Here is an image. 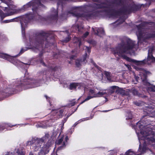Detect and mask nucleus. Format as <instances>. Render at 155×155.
Here are the masks:
<instances>
[{
  "instance_id": "obj_52",
  "label": "nucleus",
  "mask_w": 155,
  "mask_h": 155,
  "mask_svg": "<svg viewBox=\"0 0 155 155\" xmlns=\"http://www.w3.org/2000/svg\"><path fill=\"white\" fill-rule=\"evenodd\" d=\"M120 19L122 20V22H124L125 21V19L124 18V17L123 16H122L121 17Z\"/></svg>"
},
{
  "instance_id": "obj_27",
  "label": "nucleus",
  "mask_w": 155,
  "mask_h": 155,
  "mask_svg": "<svg viewBox=\"0 0 155 155\" xmlns=\"http://www.w3.org/2000/svg\"><path fill=\"white\" fill-rule=\"evenodd\" d=\"M75 100V99H73L72 100H69V103L68 104V106L69 107H72L75 105L76 103V101H74Z\"/></svg>"
},
{
  "instance_id": "obj_24",
  "label": "nucleus",
  "mask_w": 155,
  "mask_h": 155,
  "mask_svg": "<svg viewBox=\"0 0 155 155\" xmlns=\"http://www.w3.org/2000/svg\"><path fill=\"white\" fill-rule=\"evenodd\" d=\"M79 83H78L73 82L71 83L69 85V89L71 90L76 89Z\"/></svg>"
},
{
  "instance_id": "obj_44",
  "label": "nucleus",
  "mask_w": 155,
  "mask_h": 155,
  "mask_svg": "<svg viewBox=\"0 0 155 155\" xmlns=\"http://www.w3.org/2000/svg\"><path fill=\"white\" fill-rule=\"evenodd\" d=\"M89 43L92 44L94 45H95L96 44V42L95 41L93 40H91L89 41Z\"/></svg>"
},
{
  "instance_id": "obj_38",
  "label": "nucleus",
  "mask_w": 155,
  "mask_h": 155,
  "mask_svg": "<svg viewBox=\"0 0 155 155\" xmlns=\"http://www.w3.org/2000/svg\"><path fill=\"white\" fill-rule=\"evenodd\" d=\"M79 106V105H78L77 106V108H76V109H75V110L74 111H72V113L71 114H69L68 115H67V117H66L68 118L70 116H71L72 114H73V113H74V112H75L78 109V107Z\"/></svg>"
},
{
  "instance_id": "obj_40",
  "label": "nucleus",
  "mask_w": 155,
  "mask_h": 155,
  "mask_svg": "<svg viewBox=\"0 0 155 155\" xmlns=\"http://www.w3.org/2000/svg\"><path fill=\"white\" fill-rule=\"evenodd\" d=\"M91 62L94 65V67L96 68L98 70H100V69L101 68L100 67L98 66L94 61H93L92 60L91 61Z\"/></svg>"
},
{
  "instance_id": "obj_34",
  "label": "nucleus",
  "mask_w": 155,
  "mask_h": 155,
  "mask_svg": "<svg viewBox=\"0 0 155 155\" xmlns=\"http://www.w3.org/2000/svg\"><path fill=\"white\" fill-rule=\"evenodd\" d=\"M17 153L18 154V155H25V153H24L23 150H18Z\"/></svg>"
},
{
  "instance_id": "obj_17",
  "label": "nucleus",
  "mask_w": 155,
  "mask_h": 155,
  "mask_svg": "<svg viewBox=\"0 0 155 155\" xmlns=\"http://www.w3.org/2000/svg\"><path fill=\"white\" fill-rule=\"evenodd\" d=\"M0 58L7 60L9 61H12V62L15 64L14 63H13L14 60L12 59V57L7 54L0 53Z\"/></svg>"
},
{
  "instance_id": "obj_48",
  "label": "nucleus",
  "mask_w": 155,
  "mask_h": 155,
  "mask_svg": "<svg viewBox=\"0 0 155 155\" xmlns=\"http://www.w3.org/2000/svg\"><path fill=\"white\" fill-rule=\"evenodd\" d=\"M86 52L88 53H90L91 52V48L88 47H86Z\"/></svg>"
},
{
  "instance_id": "obj_62",
  "label": "nucleus",
  "mask_w": 155,
  "mask_h": 155,
  "mask_svg": "<svg viewBox=\"0 0 155 155\" xmlns=\"http://www.w3.org/2000/svg\"><path fill=\"white\" fill-rule=\"evenodd\" d=\"M135 104H136V105H137L138 106H139V103L137 102V103H135Z\"/></svg>"
},
{
  "instance_id": "obj_5",
  "label": "nucleus",
  "mask_w": 155,
  "mask_h": 155,
  "mask_svg": "<svg viewBox=\"0 0 155 155\" xmlns=\"http://www.w3.org/2000/svg\"><path fill=\"white\" fill-rule=\"evenodd\" d=\"M123 0H114V1H110L109 0H105L104 2H102L101 4H95L94 8L96 9H109L110 7L113 6V4H116L118 6H121L124 4Z\"/></svg>"
},
{
  "instance_id": "obj_55",
  "label": "nucleus",
  "mask_w": 155,
  "mask_h": 155,
  "mask_svg": "<svg viewBox=\"0 0 155 155\" xmlns=\"http://www.w3.org/2000/svg\"><path fill=\"white\" fill-rule=\"evenodd\" d=\"M78 42H79L78 45L80 47L82 44L81 40L79 41Z\"/></svg>"
},
{
  "instance_id": "obj_3",
  "label": "nucleus",
  "mask_w": 155,
  "mask_h": 155,
  "mask_svg": "<svg viewBox=\"0 0 155 155\" xmlns=\"http://www.w3.org/2000/svg\"><path fill=\"white\" fill-rule=\"evenodd\" d=\"M52 33V32L51 31H43L36 32L35 34L36 44L41 46H43L45 42L46 46L47 44H48L49 42L48 41V38Z\"/></svg>"
},
{
  "instance_id": "obj_50",
  "label": "nucleus",
  "mask_w": 155,
  "mask_h": 155,
  "mask_svg": "<svg viewBox=\"0 0 155 155\" xmlns=\"http://www.w3.org/2000/svg\"><path fill=\"white\" fill-rule=\"evenodd\" d=\"M76 57V56L75 55H71L69 57V58L71 60L74 59Z\"/></svg>"
},
{
  "instance_id": "obj_20",
  "label": "nucleus",
  "mask_w": 155,
  "mask_h": 155,
  "mask_svg": "<svg viewBox=\"0 0 155 155\" xmlns=\"http://www.w3.org/2000/svg\"><path fill=\"white\" fill-rule=\"evenodd\" d=\"M49 137L50 136L49 134L47 133L45 134V136L42 137V138H38V140L41 143L44 142H45L47 140H48L47 143L49 141L51 143L49 140Z\"/></svg>"
},
{
  "instance_id": "obj_14",
  "label": "nucleus",
  "mask_w": 155,
  "mask_h": 155,
  "mask_svg": "<svg viewBox=\"0 0 155 155\" xmlns=\"http://www.w3.org/2000/svg\"><path fill=\"white\" fill-rule=\"evenodd\" d=\"M51 145V143L49 141L44 144L37 155H45L47 154L49 152V147Z\"/></svg>"
},
{
  "instance_id": "obj_56",
  "label": "nucleus",
  "mask_w": 155,
  "mask_h": 155,
  "mask_svg": "<svg viewBox=\"0 0 155 155\" xmlns=\"http://www.w3.org/2000/svg\"><path fill=\"white\" fill-rule=\"evenodd\" d=\"M141 144H140L139 145V149H138V150L139 151H141Z\"/></svg>"
},
{
  "instance_id": "obj_29",
  "label": "nucleus",
  "mask_w": 155,
  "mask_h": 155,
  "mask_svg": "<svg viewBox=\"0 0 155 155\" xmlns=\"http://www.w3.org/2000/svg\"><path fill=\"white\" fill-rule=\"evenodd\" d=\"M106 94V92H98L97 93L95 94V97H100L102 96L103 95H105Z\"/></svg>"
},
{
  "instance_id": "obj_32",
  "label": "nucleus",
  "mask_w": 155,
  "mask_h": 155,
  "mask_svg": "<svg viewBox=\"0 0 155 155\" xmlns=\"http://www.w3.org/2000/svg\"><path fill=\"white\" fill-rule=\"evenodd\" d=\"M71 39V37L68 36L66 37L65 39L62 40V42L64 43H67Z\"/></svg>"
},
{
  "instance_id": "obj_13",
  "label": "nucleus",
  "mask_w": 155,
  "mask_h": 155,
  "mask_svg": "<svg viewBox=\"0 0 155 155\" xmlns=\"http://www.w3.org/2000/svg\"><path fill=\"white\" fill-rule=\"evenodd\" d=\"M64 111V110L62 109L52 110L51 113L53 117L52 119H54V120H57L62 118L63 117Z\"/></svg>"
},
{
  "instance_id": "obj_22",
  "label": "nucleus",
  "mask_w": 155,
  "mask_h": 155,
  "mask_svg": "<svg viewBox=\"0 0 155 155\" xmlns=\"http://www.w3.org/2000/svg\"><path fill=\"white\" fill-rule=\"evenodd\" d=\"M155 38V33L152 34L150 33H148L143 37V41H145L146 40L149 39L151 38Z\"/></svg>"
},
{
  "instance_id": "obj_60",
  "label": "nucleus",
  "mask_w": 155,
  "mask_h": 155,
  "mask_svg": "<svg viewBox=\"0 0 155 155\" xmlns=\"http://www.w3.org/2000/svg\"><path fill=\"white\" fill-rule=\"evenodd\" d=\"M5 155H9V153L8 152L5 154Z\"/></svg>"
},
{
  "instance_id": "obj_18",
  "label": "nucleus",
  "mask_w": 155,
  "mask_h": 155,
  "mask_svg": "<svg viewBox=\"0 0 155 155\" xmlns=\"http://www.w3.org/2000/svg\"><path fill=\"white\" fill-rule=\"evenodd\" d=\"M92 29L94 31L95 34L97 36L101 37V35H104L105 34L104 31L102 28H98L95 31L94 28H92Z\"/></svg>"
},
{
  "instance_id": "obj_23",
  "label": "nucleus",
  "mask_w": 155,
  "mask_h": 155,
  "mask_svg": "<svg viewBox=\"0 0 155 155\" xmlns=\"http://www.w3.org/2000/svg\"><path fill=\"white\" fill-rule=\"evenodd\" d=\"M35 61L36 62L37 64L40 63L42 64V65L44 66H46L45 63L43 61V58L42 57L39 58V57H38L35 59Z\"/></svg>"
},
{
  "instance_id": "obj_63",
  "label": "nucleus",
  "mask_w": 155,
  "mask_h": 155,
  "mask_svg": "<svg viewBox=\"0 0 155 155\" xmlns=\"http://www.w3.org/2000/svg\"><path fill=\"white\" fill-rule=\"evenodd\" d=\"M29 155H33V153L31 152H30Z\"/></svg>"
},
{
  "instance_id": "obj_57",
  "label": "nucleus",
  "mask_w": 155,
  "mask_h": 155,
  "mask_svg": "<svg viewBox=\"0 0 155 155\" xmlns=\"http://www.w3.org/2000/svg\"><path fill=\"white\" fill-rule=\"evenodd\" d=\"M153 60L151 62H155V58L153 57Z\"/></svg>"
},
{
  "instance_id": "obj_61",
  "label": "nucleus",
  "mask_w": 155,
  "mask_h": 155,
  "mask_svg": "<svg viewBox=\"0 0 155 155\" xmlns=\"http://www.w3.org/2000/svg\"><path fill=\"white\" fill-rule=\"evenodd\" d=\"M78 123H75L74 124V126H75L78 124Z\"/></svg>"
},
{
  "instance_id": "obj_51",
  "label": "nucleus",
  "mask_w": 155,
  "mask_h": 155,
  "mask_svg": "<svg viewBox=\"0 0 155 155\" xmlns=\"http://www.w3.org/2000/svg\"><path fill=\"white\" fill-rule=\"evenodd\" d=\"M43 55V53L42 52H41L38 55V57L39 58L42 57Z\"/></svg>"
},
{
  "instance_id": "obj_35",
  "label": "nucleus",
  "mask_w": 155,
  "mask_h": 155,
  "mask_svg": "<svg viewBox=\"0 0 155 155\" xmlns=\"http://www.w3.org/2000/svg\"><path fill=\"white\" fill-rule=\"evenodd\" d=\"M15 18H13L10 20H4L3 22L4 23H8L10 22H12L15 21Z\"/></svg>"
},
{
  "instance_id": "obj_16",
  "label": "nucleus",
  "mask_w": 155,
  "mask_h": 155,
  "mask_svg": "<svg viewBox=\"0 0 155 155\" xmlns=\"http://www.w3.org/2000/svg\"><path fill=\"white\" fill-rule=\"evenodd\" d=\"M16 124H12L10 123H5L2 125H0V132L6 129L7 130H10L11 129H9V127H12L15 126Z\"/></svg>"
},
{
  "instance_id": "obj_7",
  "label": "nucleus",
  "mask_w": 155,
  "mask_h": 155,
  "mask_svg": "<svg viewBox=\"0 0 155 155\" xmlns=\"http://www.w3.org/2000/svg\"><path fill=\"white\" fill-rule=\"evenodd\" d=\"M113 6H114V5H113ZM113 7V6L112 7V6L109 9L101 10L100 12L105 13L111 17L119 16L121 14H126L124 7L118 10L112 8Z\"/></svg>"
},
{
  "instance_id": "obj_4",
  "label": "nucleus",
  "mask_w": 155,
  "mask_h": 155,
  "mask_svg": "<svg viewBox=\"0 0 155 155\" xmlns=\"http://www.w3.org/2000/svg\"><path fill=\"white\" fill-rule=\"evenodd\" d=\"M101 11V10L94 12H85L82 13L75 12H73L72 14L77 18H81L83 20L89 21L90 20L96 19L99 16V13H102L100 12Z\"/></svg>"
},
{
  "instance_id": "obj_54",
  "label": "nucleus",
  "mask_w": 155,
  "mask_h": 155,
  "mask_svg": "<svg viewBox=\"0 0 155 155\" xmlns=\"http://www.w3.org/2000/svg\"><path fill=\"white\" fill-rule=\"evenodd\" d=\"M68 118H67L66 117L65 118H64V120H63L62 122L63 123H65L66 122Z\"/></svg>"
},
{
  "instance_id": "obj_28",
  "label": "nucleus",
  "mask_w": 155,
  "mask_h": 155,
  "mask_svg": "<svg viewBox=\"0 0 155 155\" xmlns=\"http://www.w3.org/2000/svg\"><path fill=\"white\" fill-rule=\"evenodd\" d=\"M143 77L144 78L143 79L142 81L144 85H147L149 83L147 81V76L146 75H144Z\"/></svg>"
},
{
  "instance_id": "obj_25",
  "label": "nucleus",
  "mask_w": 155,
  "mask_h": 155,
  "mask_svg": "<svg viewBox=\"0 0 155 155\" xmlns=\"http://www.w3.org/2000/svg\"><path fill=\"white\" fill-rule=\"evenodd\" d=\"M104 74L108 80L110 81L111 80V73L110 72L105 71L104 72Z\"/></svg>"
},
{
  "instance_id": "obj_11",
  "label": "nucleus",
  "mask_w": 155,
  "mask_h": 155,
  "mask_svg": "<svg viewBox=\"0 0 155 155\" xmlns=\"http://www.w3.org/2000/svg\"><path fill=\"white\" fill-rule=\"evenodd\" d=\"M32 83L28 79L24 80L23 82L18 85L17 88L20 87L22 89L26 90L34 87Z\"/></svg>"
},
{
  "instance_id": "obj_49",
  "label": "nucleus",
  "mask_w": 155,
  "mask_h": 155,
  "mask_svg": "<svg viewBox=\"0 0 155 155\" xmlns=\"http://www.w3.org/2000/svg\"><path fill=\"white\" fill-rule=\"evenodd\" d=\"M89 35V32L87 31L85 32L83 35V37L86 38Z\"/></svg>"
},
{
  "instance_id": "obj_10",
  "label": "nucleus",
  "mask_w": 155,
  "mask_h": 155,
  "mask_svg": "<svg viewBox=\"0 0 155 155\" xmlns=\"http://www.w3.org/2000/svg\"><path fill=\"white\" fill-rule=\"evenodd\" d=\"M28 144L31 145V148L35 151H37L40 149L42 143L40 141L38 140V138L32 139L31 140L28 142Z\"/></svg>"
},
{
  "instance_id": "obj_47",
  "label": "nucleus",
  "mask_w": 155,
  "mask_h": 155,
  "mask_svg": "<svg viewBox=\"0 0 155 155\" xmlns=\"http://www.w3.org/2000/svg\"><path fill=\"white\" fill-rule=\"evenodd\" d=\"M79 26L78 24L74 26H72L73 28H75L76 29H78V30L79 29Z\"/></svg>"
},
{
  "instance_id": "obj_2",
  "label": "nucleus",
  "mask_w": 155,
  "mask_h": 155,
  "mask_svg": "<svg viewBox=\"0 0 155 155\" xmlns=\"http://www.w3.org/2000/svg\"><path fill=\"white\" fill-rule=\"evenodd\" d=\"M141 121H140L137 123V126L139 124L140 125H138V127L140 128L141 126H143L146 128V129H144V131H140V133L141 135L140 136V138H139V140H143L144 141V143L146 142L147 143H155V134L154 131L151 129L149 127V126L150 125L151 122L150 120L145 119L143 121V123L144 125L141 124Z\"/></svg>"
},
{
  "instance_id": "obj_64",
  "label": "nucleus",
  "mask_w": 155,
  "mask_h": 155,
  "mask_svg": "<svg viewBox=\"0 0 155 155\" xmlns=\"http://www.w3.org/2000/svg\"><path fill=\"white\" fill-rule=\"evenodd\" d=\"M24 64L25 65H28L29 64H28V63H24Z\"/></svg>"
},
{
  "instance_id": "obj_42",
  "label": "nucleus",
  "mask_w": 155,
  "mask_h": 155,
  "mask_svg": "<svg viewBox=\"0 0 155 155\" xmlns=\"http://www.w3.org/2000/svg\"><path fill=\"white\" fill-rule=\"evenodd\" d=\"M137 27L138 30H142L143 28L140 24L138 25H137Z\"/></svg>"
},
{
  "instance_id": "obj_8",
  "label": "nucleus",
  "mask_w": 155,
  "mask_h": 155,
  "mask_svg": "<svg viewBox=\"0 0 155 155\" xmlns=\"http://www.w3.org/2000/svg\"><path fill=\"white\" fill-rule=\"evenodd\" d=\"M3 8L2 9L6 12V13H5L2 11L0 10V17L1 20H2L5 17L12 15L16 12V9L12 8L10 6L8 7H3Z\"/></svg>"
},
{
  "instance_id": "obj_1",
  "label": "nucleus",
  "mask_w": 155,
  "mask_h": 155,
  "mask_svg": "<svg viewBox=\"0 0 155 155\" xmlns=\"http://www.w3.org/2000/svg\"><path fill=\"white\" fill-rule=\"evenodd\" d=\"M143 32L142 30H138L137 33L138 41L137 44H136V42L133 41L130 39L127 40L126 41V43L121 42L118 45V46L114 48L113 51V54L114 55L116 54L121 55V57L123 59L130 62L134 63L137 65L143 64L146 63V60H144L141 61H139L132 59L124 54H122L126 53L127 52L133 49H135L137 50L138 48L139 43V41L143 38Z\"/></svg>"
},
{
  "instance_id": "obj_33",
  "label": "nucleus",
  "mask_w": 155,
  "mask_h": 155,
  "mask_svg": "<svg viewBox=\"0 0 155 155\" xmlns=\"http://www.w3.org/2000/svg\"><path fill=\"white\" fill-rule=\"evenodd\" d=\"M132 93L134 95L139 96V95L138 91L135 89L132 90Z\"/></svg>"
},
{
  "instance_id": "obj_45",
  "label": "nucleus",
  "mask_w": 155,
  "mask_h": 155,
  "mask_svg": "<svg viewBox=\"0 0 155 155\" xmlns=\"http://www.w3.org/2000/svg\"><path fill=\"white\" fill-rule=\"evenodd\" d=\"M28 49V48H26L25 49H24L23 48H22L21 49V50L20 51V53L21 54H22L25 51H27Z\"/></svg>"
},
{
  "instance_id": "obj_58",
  "label": "nucleus",
  "mask_w": 155,
  "mask_h": 155,
  "mask_svg": "<svg viewBox=\"0 0 155 155\" xmlns=\"http://www.w3.org/2000/svg\"><path fill=\"white\" fill-rule=\"evenodd\" d=\"M45 97H46V99H48V98H49V97H48L47 95H45Z\"/></svg>"
},
{
  "instance_id": "obj_41",
  "label": "nucleus",
  "mask_w": 155,
  "mask_h": 155,
  "mask_svg": "<svg viewBox=\"0 0 155 155\" xmlns=\"http://www.w3.org/2000/svg\"><path fill=\"white\" fill-rule=\"evenodd\" d=\"M132 153L133 154H134L135 155H139V154H137L135 153V152L134 151H132L131 150L129 149L125 153V154H129L130 153Z\"/></svg>"
},
{
  "instance_id": "obj_31",
  "label": "nucleus",
  "mask_w": 155,
  "mask_h": 155,
  "mask_svg": "<svg viewBox=\"0 0 155 155\" xmlns=\"http://www.w3.org/2000/svg\"><path fill=\"white\" fill-rule=\"evenodd\" d=\"M64 140L63 137H61L56 141L57 144L58 145H60L63 142Z\"/></svg>"
},
{
  "instance_id": "obj_46",
  "label": "nucleus",
  "mask_w": 155,
  "mask_h": 155,
  "mask_svg": "<svg viewBox=\"0 0 155 155\" xmlns=\"http://www.w3.org/2000/svg\"><path fill=\"white\" fill-rule=\"evenodd\" d=\"M58 67L57 66H56L53 68H52V67L51 68V69L52 70L54 71H57L58 69Z\"/></svg>"
},
{
  "instance_id": "obj_21",
  "label": "nucleus",
  "mask_w": 155,
  "mask_h": 155,
  "mask_svg": "<svg viewBox=\"0 0 155 155\" xmlns=\"http://www.w3.org/2000/svg\"><path fill=\"white\" fill-rule=\"evenodd\" d=\"M153 48H150L148 50V56L147 57V61H151V62L153 60Z\"/></svg>"
},
{
  "instance_id": "obj_6",
  "label": "nucleus",
  "mask_w": 155,
  "mask_h": 155,
  "mask_svg": "<svg viewBox=\"0 0 155 155\" xmlns=\"http://www.w3.org/2000/svg\"><path fill=\"white\" fill-rule=\"evenodd\" d=\"M37 16L40 18V16L34 14H33L31 12H30L26 14L23 15L22 17V20L20 21L21 26L22 28L25 29L27 25L30 22L31 20H34L35 19Z\"/></svg>"
},
{
  "instance_id": "obj_59",
  "label": "nucleus",
  "mask_w": 155,
  "mask_h": 155,
  "mask_svg": "<svg viewBox=\"0 0 155 155\" xmlns=\"http://www.w3.org/2000/svg\"><path fill=\"white\" fill-rule=\"evenodd\" d=\"M11 89L10 88H7L6 89V90H11ZM11 90H12V89H11Z\"/></svg>"
},
{
  "instance_id": "obj_15",
  "label": "nucleus",
  "mask_w": 155,
  "mask_h": 155,
  "mask_svg": "<svg viewBox=\"0 0 155 155\" xmlns=\"http://www.w3.org/2000/svg\"><path fill=\"white\" fill-rule=\"evenodd\" d=\"M51 11L54 14H52L50 16L47 17L46 19V21H48L49 20L50 21H56L58 20V10L54 8L51 9Z\"/></svg>"
},
{
  "instance_id": "obj_9",
  "label": "nucleus",
  "mask_w": 155,
  "mask_h": 155,
  "mask_svg": "<svg viewBox=\"0 0 155 155\" xmlns=\"http://www.w3.org/2000/svg\"><path fill=\"white\" fill-rule=\"evenodd\" d=\"M141 5L139 4H137L133 2L127 6H124V8L126 14H130L132 12L135 13L138 11L141 8Z\"/></svg>"
},
{
  "instance_id": "obj_26",
  "label": "nucleus",
  "mask_w": 155,
  "mask_h": 155,
  "mask_svg": "<svg viewBox=\"0 0 155 155\" xmlns=\"http://www.w3.org/2000/svg\"><path fill=\"white\" fill-rule=\"evenodd\" d=\"M126 120H131L133 117L132 113L131 112H128L127 113L126 116Z\"/></svg>"
},
{
  "instance_id": "obj_30",
  "label": "nucleus",
  "mask_w": 155,
  "mask_h": 155,
  "mask_svg": "<svg viewBox=\"0 0 155 155\" xmlns=\"http://www.w3.org/2000/svg\"><path fill=\"white\" fill-rule=\"evenodd\" d=\"M93 97L91 96H87V97L85 99H84L83 101H82L78 105H79V106H80L81 104H83L86 101H87Z\"/></svg>"
},
{
  "instance_id": "obj_19",
  "label": "nucleus",
  "mask_w": 155,
  "mask_h": 155,
  "mask_svg": "<svg viewBox=\"0 0 155 155\" xmlns=\"http://www.w3.org/2000/svg\"><path fill=\"white\" fill-rule=\"evenodd\" d=\"M69 138L68 136H66L64 138V141H63L62 145L58 147V150H61L64 149L66 145L68 144V141L69 140Z\"/></svg>"
},
{
  "instance_id": "obj_37",
  "label": "nucleus",
  "mask_w": 155,
  "mask_h": 155,
  "mask_svg": "<svg viewBox=\"0 0 155 155\" xmlns=\"http://www.w3.org/2000/svg\"><path fill=\"white\" fill-rule=\"evenodd\" d=\"M74 43H78V42L79 41L81 40V38L78 37H74Z\"/></svg>"
},
{
  "instance_id": "obj_12",
  "label": "nucleus",
  "mask_w": 155,
  "mask_h": 155,
  "mask_svg": "<svg viewBox=\"0 0 155 155\" xmlns=\"http://www.w3.org/2000/svg\"><path fill=\"white\" fill-rule=\"evenodd\" d=\"M88 58L86 52L82 58H78L75 60V65L76 67L81 68L82 64H85L87 62V59Z\"/></svg>"
},
{
  "instance_id": "obj_43",
  "label": "nucleus",
  "mask_w": 155,
  "mask_h": 155,
  "mask_svg": "<svg viewBox=\"0 0 155 155\" xmlns=\"http://www.w3.org/2000/svg\"><path fill=\"white\" fill-rule=\"evenodd\" d=\"M149 90L152 92H155V86L153 85V86L150 87Z\"/></svg>"
},
{
  "instance_id": "obj_39",
  "label": "nucleus",
  "mask_w": 155,
  "mask_h": 155,
  "mask_svg": "<svg viewBox=\"0 0 155 155\" xmlns=\"http://www.w3.org/2000/svg\"><path fill=\"white\" fill-rule=\"evenodd\" d=\"M142 27L143 28L145 27L147 25L149 24V23L147 22L144 21L140 23Z\"/></svg>"
},
{
  "instance_id": "obj_36",
  "label": "nucleus",
  "mask_w": 155,
  "mask_h": 155,
  "mask_svg": "<svg viewBox=\"0 0 155 155\" xmlns=\"http://www.w3.org/2000/svg\"><path fill=\"white\" fill-rule=\"evenodd\" d=\"M147 114H151L150 115V116L151 117H155V110H153L152 111H150V113H147Z\"/></svg>"
},
{
  "instance_id": "obj_53",
  "label": "nucleus",
  "mask_w": 155,
  "mask_h": 155,
  "mask_svg": "<svg viewBox=\"0 0 155 155\" xmlns=\"http://www.w3.org/2000/svg\"><path fill=\"white\" fill-rule=\"evenodd\" d=\"M89 92L91 94H93L95 92L94 90L91 89L89 90Z\"/></svg>"
}]
</instances>
